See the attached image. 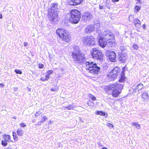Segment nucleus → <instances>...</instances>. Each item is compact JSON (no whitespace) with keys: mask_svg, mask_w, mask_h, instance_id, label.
<instances>
[{"mask_svg":"<svg viewBox=\"0 0 149 149\" xmlns=\"http://www.w3.org/2000/svg\"><path fill=\"white\" fill-rule=\"evenodd\" d=\"M73 48L74 51L72 52V56L74 61L76 63H84L86 60L84 54L80 51L78 46L74 45Z\"/></svg>","mask_w":149,"mask_h":149,"instance_id":"f257e3e1","label":"nucleus"},{"mask_svg":"<svg viewBox=\"0 0 149 149\" xmlns=\"http://www.w3.org/2000/svg\"><path fill=\"white\" fill-rule=\"evenodd\" d=\"M70 16L69 21L71 23L76 24L79 21L81 17V13L76 9H72L69 13Z\"/></svg>","mask_w":149,"mask_h":149,"instance_id":"f03ea898","label":"nucleus"},{"mask_svg":"<svg viewBox=\"0 0 149 149\" xmlns=\"http://www.w3.org/2000/svg\"><path fill=\"white\" fill-rule=\"evenodd\" d=\"M66 31L63 29H59L56 30V33L60 38H62L64 41L68 42L70 41L71 36Z\"/></svg>","mask_w":149,"mask_h":149,"instance_id":"7ed1b4c3","label":"nucleus"},{"mask_svg":"<svg viewBox=\"0 0 149 149\" xmlns=\"http://www.w3.org/2000/svg\"><path fill=\"white\" fill-rule=\"evenodd\" d=\"M92 57L95 59H102L103 54L101 51L98 48H94L91 51Z\"/></svg>","mask_w":149,"mask_h":149,"instance_id":"20e7f679","label":"nucleus"},{"mask_svg":"<svg viewBox=\"0 0 149 149\" xmlns=\"http://www.w3.org/2000/svg\"><path fill=\"white\" fill-rule=\"evenodd\" d=\"M120 70L117 67L114 68L107 75V78L110 81L114 80L117 78Z\"/></svg>","mask_w":149,"mask_h":149,"instance_id":"39448f33","label":"nucleus"},{"mask_svg":"<svg viewBox=\"0 0 149 149\" xmlns=\"http://www.w3.org/2000/svg\"><path fill=\"white\" fill-rule=\"evenodd\" d=\"M83 43L88 46H93L95 44V39L92 36H87L82 39Z\"/></svg>","mask_w":149,"mask_h":149,"instance_id":"423d86ee","label":"nucleus"},{"mask_svg":"<svg viewBox=\"0 0 149 149\" xmlns=\"http://www.w3.org/2000/svg\"><path fill=\"white\" fill-rule=\"evenodd\" d=\"M124 85V84H111L108 85L107 86V89L108 91L116 89L121 91V90L123 88Z\"/></svg>","mask_w":149,"mask_h":149,"instance_id":"0eeeda50","label":"nucleus"},{"mask_svg":"<svg viewBox=\"0 0 149 149\" xmlns=\"http://www.w3.org/2000/svg\"><path fill=\"white\" fill-rule=\"evenodd\" d=\"M49 19V20L53 22H56L58 20V12H48Z\"/></svg>","mask_w":149,"mask_h":149,"instance_id":"6e6552de","label":"nucleus"},{"mask_svg":"<svg viewBox=\"0 0 149 149\" xmlns=\"http://www.w3.org/2000/svg\"><path fill=\"white\" fill-rule=\"evenodd\" d=\"M105 54L111 61L114 62L116 61V55L114 52L108 50L106 51Z\"/></svg>","mask_w":149,"mask_h":149,"instance_id":"1a4fd4ad","label":"nucleus"},{"mask_svg":"<svg viewBox=\"0 0 149 149\" xmlns=\"http://www.w3.org/2000/svg\"><path fill=\"white\" fill-rule=\"evenodd\" d=\"M102 36L104 39L109 40L111 39H113L114 38L113 33L109 30L104 31L103 33Z\"/></svg>","mask_w":149,"mask_h":149,"instance_id":"9d476101","label":"nucleus"},{"mask_svg":"<svg viewBox=\"0 0 149 149\" xmlns=\"http://www.w3.org/2000/svg\"><path fill=\"white\" fill-rule=\"evenodd\" d=\"M84 63L86 65V69L89 70V71L90 70L92 69L94 67L96 66L97 64L96 63L91 61H85Z\"/></svg>","mask_w":149,"mask_h":149,"instance_id":"9b49d317","label":"nucleus"},{"mask_svg":"<svg viewBox=\"0 0 149 149\" xmlns=\"http://www.w3.org/2000/svg\"><path fill=\"white\" fill-rule=\"evenodd\" d=\"M83 19L86 22L90 21L93 18L92 15L88 12H86L82 15Z\"/></svg>","mask_w":149,"mask_h":149,"instance_id":"f8f14e48","label":"nucleus"},{"mask_svg":"<svg viewBox=\"0 0 149 149\" xmlns=\"http://www.w3.org/2000/svg\"><path fill=\"white\" fill-rule=\"evenodd\" d=\"M84 0H69L68 4L70 5L76 6L82 4Z\"/></svg>","mask_w":149,"mask_h":149,"instance_id":"ddd939ff","label":"nucleus"},{"mask_svg":"<svg viewBox=\"0 0 149 149\" xmlns=\"http://www.w3.org/2000/svg\"><path fill=\"white\" fill-rule=\"evenodd\" d=\"M127 69V68L126 66L123 67L122 71L120 74V78L118 80L119 82L124 83L125 81V72Z\"/></svg>","mask_w":149,"mask_h":149,"instance_id":"4468645a","label":"nucleus"},{"mask_svg":"<svg viewBox=\"0 0 149 149\" xmlns=\"http://www.w3.org/2000/svg\"><path fill=\"white\" fill-rule=\"evenodd\" d=\"M118 61L121 63H123L126 61L127 55L126 53H120L118 56Z\"/></svg>","mask_w":149,"mask_h":149,"instance_id":"2eb2a0df","label":"nucleus"},{"mask_svg":"<svg viewBox=\"0 0 149 149\" xmlns=\"http://www.w3.org/2000/svg\"><path fill=\"white\" fill-rule=\"evenodd\" d=\"M98 42L99 45L102 48L105 47L107 43V40L102 37H100Z\"/></svg>","mask_w":149,"mask_h":149,"instance_id":"dca6fc26","label":"nucleus"},{"mask_svg":"<svg viewBox=\"0 0 149 149\" xmlns=\"http://www.w3.org/2000/svg\"><path fill=\"white\" fill-rule=\"evenodd\" d=\"M51 7V8H49L48 10V12H58V8L57 4L55 3L52 4Z\"/></svg>","mask_w":149,"mask_h":149,"instance_id":"f3484780","label":"nucleus"},{"mask_svg":"<svg viewBox=\"0 0 149 149\" xmlns=\"http://www.w3.org/2000/svg\"><path fill=\"white\" fill-rule=\"evenodd\" d=\"M100 68L97 65V64L96 65V66L94 67L92 70H90L89 72L91 73L94 74H97L99 72H100Z\"/></svg>","mask_w":149,"mask_h":149,"instance_id":"a211bd4d","label":"nucleus"},{"mask_svg":"<svg viewBox=\"0 0 149 149\" xmlns=\"http://www.w3.org/2000/svg\"><path fill=\"white\" fill-rule=\"evenodd\" d=\"M84 30L86 33H89L94 30V27L92 25H90L86 27Z\"/></svg>","mask_w":149,"mask_h":149,"instance_id":"6ab92c4d","label":"nucleus"},{"mask_svg":"<svg viewBox=\"0 0 149 149\" xmlns=\"http://www.w3.org/2000/svg\"><path fill=\"white\" fill-rule=\"evenodd\" d=\"M110 91H112V95L113 97H116L119 95L121 92V91L118 90L116 89L114 90H110Z\"/></svg>","mask_w":149,"mask_h":149,"instance_id":"aec40b11","label":"nucleus"},{"mask_svg":"<svg viewBox=\"0 0 149 149\" xmlns=\"http://www.w3.org/2000/svg\"><path fill=\"white\" fill-rule=\"evenodd\" d=\"M95 113L97 115H100L101 116H105V118L107 117V116H108L107 113L106 114L105 112H104L102 111H95Z\"/></svg>","mask_w":149,"mask_h":149,"instance_id":"412c9836","label":"nucleus"},{"mask_svg":"<svg viewBox=\"0 0 149 149\" xmlns=\"http://www.w3.org/2000/svg\"><path fill=\"white\" fill-rule=\"evenodd\" d=\"M142 97L144 99V101H147L148 99V93L146 91L143 92L142 93Z\"/></svg>","mask_w":149,"mask_h":149,"instance_id":"4be33fe9","label":"nucleus"},{"mask_svg":"<svg viewBox=\"0 0 149 149\" xmlns=\"http://www.w3.org/2000/svg\"><path fill=\"white\" fill-rule=\"evenodd\" d=\"M114 39H111V40H107V46L108 47H112V45H115V43L114 42Z\"/></svg>","mask_w":149,"mask_h":149,"instance_id":"5701e85b","label":"nucleus"},{"mask_svg":"<svg viewBox=\"0 0 149 149\" xmlns=\"http://www.w3.org/2000/svg\"><path fill=\"white\" fill-rule=\"evenodd\" d=\"M144 87V86L143 84L140 83L138 85H136V88H134L135 89H138L139 91V90L142 89Z\"/></svg>","mask_w":149,"mask_h":149,"instance_id":"b1692460","label":"nucleus"},{"mask_svg":"<svg viewBox=\"0 0 149 149\" xmlns=\"http://www.w3.org/2000/svg\"><path fill=\"white\" fill-rule=\"evenodd\" d=\"M17 134L19 136H21L22 135L23 132L21 128H18L17 130Z\"/></svg>","mask_w":149,"mask_h":149,"instance_id":"393cba45","label":"nucleus"},{"mask_svg":"<svg viewBox=\"0 0 149 149\" xmlns=\"http://www.w3.org/2000/svg\"><path fill=\"white\" fill-rule=\"evenodd\" d=\"M133 22L135 26H136V25L137 24L139 25L141 24L140 21H139V19L137 18H136L134 19Z\"/></svg>","mask_w":149,"mask_h":149,"instance_id":"a878e982","label":"nucleus"},{"mask_svg":"<svg viewBox=\"0 0 149 149\" xmlns=\"http://www.w3.org/2000/svg\"><path fill=\"white\" fill-rule=\"evenodd\" d=\"M94 27V30L96 29V30H98L100 27V24L99 23H97L96 24H95L94 26H93Z\"/></svg>","mask_w":149,"mask_h":149,"instance_id":"bb28decb","label":"nucleus"},{"mask_svg":"<svg viewBox=\"0 0 149 149\" xmlns=\"http://www.w3.org/2000/svg\"><path fill=\"white\" fill-rule=\"evenodd\" d=\"M3 136L6 141H8L10 138V136L9 135L4 134L3 135Z\"/></svg>","mask_w":149,"mask_h":149,"instance_id":"cd10ccee","label":"nucleus"},{"mask_svg":"<svg viewBox=\"0 0 149 149\" xmlns=\"http://www.w3.org/2000/svg\"><path fill=\"white\" fill-rule=\"evenodd\" d=\"M106 6L109 9H110V1L109 0H106Z\"/></svg>","mask_w":149,"mask_h":149,"instance_id":"c85d7f7f","label":"nucleus"},{"mask_svg":"<svg viewBox=\"0 0 149 149\" xmlns=\"http://www.w3.org/2000/svg\"><path fill=\"white\" fill-rule=\"evenodd\" d=\"M96 32L98 34V36H100L101 35L102 36V31L101 30H100V29L97 30H96Z\"/></svg>","mask_w":149,"mask_h":149,"instance_id":"c756f323","label":"nucleus"},{"mask_svg":"<svg viewBox=\"0 0 149 149\" xmlns=\"http://www.w3.org/2000/svg\"><path fill=\"white\" fill-rule=\"evenodd\" d=\"M128 19L130 22L134 21V15H130L128 18Z\"/></svg>","mask_w":149,"mask_h":149,"instance_id":"7c9ffc66","label":"nucleus"},{"mask_svg":"<svg viewBox=\"0 0 149 149\" xmlns=\"http://www.w3.org/2000/svg\"><path fill=\"white\" fill-rule=\"evenodd\" d=\"M132 124L135 126L137 128H140V125L138 124V123L134 122L132 123Z\"/></svg>","mask_w":149,"mask_h":149,"instance_id":"2f4dec72","label":"nucleus"},{"mask_svg":"<svg viewBox=\"0 0 149 149\" xmlns=\"http://www.w3.org/2000/svg\"><path fill=\"white\" fill-rule=\"evenodd\" d=\"M47 119V118L45 116H44L42 117L41 121L42 123H44Z\"/></svg>","mask_w":149,"mask_h":149,"instance_id":"473e14b6","label":"nucleus"},{"mask_svg":"<svg viewBox=\"0 0 149 149\" xmlns=\"http://www.w3.org/2000/svg\"><path fill=\"white\" fill-rule=\"evenodd\" d=\"M58 90V88L57 86H54L51 89V90L53 91H57Z\"/></svg>","mask_w":149,"mask_h":149,"instance_id":"72a5a7b5","label":"nucleus"},{"mask_svg":"<svg viewBox=\"0 0 149 149\" xmlns=\"http://www.w3.org/2000/svg\"><path fill=\"white\" fill-rule=\"evenodd\" d=\"M14 72L17 74H21L22 73V72L20 70L18 69H15L14 70Z\"/></svg>","mask_w":149,"mask_h":149,"instance_id":"f704fd0d","label":"nucleus"},{"mask_svg":"<svg viewBox=\"0 0 149 149\" xmlns=\"http://www.w3.org/2000/svg\"><path fill=\"white\" fill-rule=\"evenodd\" d=\"M65 108L68 110H71L73 109V106L71 104L68 107H66Z\"/></svg>","mask_w":149,"mask_h":149,"instance_id":"c9c22d12","label":"nucleus"},{"mask_svg":"<svg viewBox=\"0 0 149 149\" xmlns=\"http://www.w3.org/2000/svg\"><path fill=\"white\" fill-rule=\"evenodd\" d=\"M8 144V143L5 140H2L1 141V144L2 145L5 146H6Z\"/></svg>","mask_w":149,"mask_h":149,"instance_id":"e433bc0d","label":"nucleus"},{"mask_svg":"<svg viewBox=\"0 0 149 149\" xmlns=\"http://www.w3.org/2000/svg\"><path fill=\"white\" fill-rule=\"evenodd\" d=\"M89 97L91 98V99L93 100H96V98L93 95L91 94H90L89 95Z\"/></svg>","mask_w":149,"mask_h":149,"instance_id":"4c0bfd02","label":"nucleus"},{"mask_svg":"<svg viewBox=\"0 0 149 149\" xmlns=\"http://www.w3.org/2000/svg\"><path fill=\"white\" fill-rule=\"evenodd\" d=\"M133 48L135 50H137L138 49L139 47L137 45L134 44L133 46Z\"/></svg>","mask_w":149,"mask_h":149,"instance_id":"58836bf2","label":"nucleus"},{"mask_svg":"<svg viewBox=\"0 0 149 149\" xmlns=\"http://www.w3.org/2000/svg\"><path fill=\"white\" fill-rule=\"evenodd\" d=\"M135 8L138 12L141 9V6H135Z\"/></svg>","mask_w":149,"mask_h":149,"instance_id":"ea45409f","label":"nucleus"},{"mask_svg":"<svg viewBox=\"0 0 149 149\" xmlns=\"http://www.w3.org/2000/svg\"><path fill=\"white\" fill-rule=\"evenodd\" d=\"M53 72V71L51 70H49L47 71V75H50Z\"/></svg>","mask_w":149,"mask_h":149,"instance_id":"a19ab883","label":"nucleus"},{"mask_svg":"<svg viewBox=\"0 0 149 149\" xmlns=\"http://www.w3.org/2000/svg\"><path fill=\"white\" fill-rule=\"evenodd\" d=\"M41 112L40 111L37 112L35 114V116L36 117H37L39 116L41 114Z\"/></svg>","mask_w":149,"mask_h":149,"instance_id":"79ce46f5","label":"nucleus"},{"mask_svg":"<svg viewBox=\"0 0 149 149\" xmlns=\"http://www.w3.org/2000/svg\"><path fill=\"white\" fill-rule=\"evenodd\" d=\"M120 49L121 50H125L126 49V47L125 46H121L120 47Z\"/></svg>","mask_w":149,"mask_h":149,"instance_id":"37998d69","label":"nucleus"},{"mask_svg":"<svg viewBox=\"0 0 149 149\" xmlns=\"http://www.w3.org/2000/svg\"><path fill=\"white\" fill-rule=\"evenodd\" d=\"M107 126L109 127H113V125L112 124H111L109 123H108L107 124Z\"/></svg>","mask_w":149,"mask_h":149,"instance_id":"c03bdc74","label":"nucleus"},{"mask_svg":"<svg viewBox=\"0 0 149 149\" xmlns=\"http://www.w3.org/2000/svg\"><path fill=\"white\" fill-rule=\"evenodd\" d=\"M99 8L100 9H105V7L103 6L99 5Z\"/></svg>","mask_w":149,"mask_h":149,"instance_id":"a18cd8bd","label":"nucleus"},{"mask_svg":"<svg viewBox=\"0 0 149 149\" xmlns=\"http://www.w3.org/2000/svg\"><path fill=\"white\" fill-rule=\"evenodd\" d=\"M44 67V65L42 64H39V67L40 68H42Z\"/></svg>","mask_w":149,"mask_h":149,"instance_id":"49530a36","label":"nucleus"},{"mask_svg":"<svg viewBox=\"0 0 149 149\" xmlns=\"http://www.w3.org/2000/svg\"><path fill=\"white\" fill-rule=\"evenodd\" d=\"M42 123V121H38V123L37 124H35L36 125H41V124Z\"/></svg>","mask_w":149,"mask_h":149,"instance_id":"de8ad7c7","label":"nucleus"},{"mask_svg":"<svg viewBox=\"0 0 149 149\" xmlns=\"http://www.w3.org/2000/svg\"><path fill=\"white\" fill-rule=\"evenodd\" d=\"M49 76L48 75H47L45 76V78L46 81H47L49 79Z\"/></svg>","mask_w":149,"mask_h":149,"instance_id":"09e8293b","label":"nucleus"},{"mask_svg":"<svg viewBox=\"0 0 149 149\" xmlns=\"http://www.w3.org/2000/svg\"><path fill=\"white\" fill-rule=\"evenodd\" d=\"M20 126L21 127H24L26 126V125L24 123H21L20 124Z\"/></svg>","mask_w":149,"mask_h":149,"instance_id":"8fccbe9b","label":"nucleus"},{"mask_svg":"<svg viewBox=\"0 0 149 149\" xmlns=\"http://www.w3.org/2000/svg\"><path fill=\"white\" fill-rule=\"evenodd\" d=\"M13 139H14L16 141L18 140V137L17 136V135L15 136H13Z\"/></svg>","mask_w":149,"mask_h":149,"instance_id":"3c124183","label":"nucleus"},{"mask_svg":"<svg viewBox=\"0 0 149 149\" xmlns=\"http://www.w3.org/2000/svg\"><path fill=\"white\" fill-rule=\"evenodd\" d=\"M23 44L24 46L25 47H27L28 45H29V44L27 42H24Z\"/></svg>","mask_w":149,"mask_h":149,"instance_id":"603ef678","label":"nucleus"},{"mask_svg":"<svg viewBox=\"0 0 149 149\" xmlns=\"http://www.w3.org/2000/svg\"><path fill=\"white\" fill-rule=\"evenodd\" d=\"M40 80L42 81H46L45 79V78H41L40 79Z\"/></svg>","mask_w":149,"mask_h":149,"instance_id":"864d4df0","label":"nucleus"},{"mask_svg":"<svg viewBox=\"0 0 149 149\" xmlns=\"http://www.w3.org/2000/svg\"><path fill=\"white\" fill-rule=\"evenodd\" d=\"M112 1H113V3H115V2H117L119 1V0H112Z\"/></svg>","mask_w":149,"mask_h":149,"instance_id":"5fc2aeb1","label":"nucleus"},{"mask_svg":"<svg viewBox=\"0 0 149 149\" xmlns=\"http://www.w3.org/2000/svg\"><path fill=\"white\" fill-rule=\"evenodd\" d=\"M4 85L2 83L0 84V87L3 88V87Z\"/></svg>","mask_w":149,"mask_h":149,"instance_id":"6e6d98bb","label":"nucleus"},{"mask_svg":"<svg viewBox=\"0 0 149 149\" xmlns=\"http://www.w3.org/2000/svg\"><path fill=\"white\" fill-rule=\"evenodd\" d=\"M18 89V88H17V87H15V88H14V90L15 91H17Z\"/></svg>","mask_w":149,"mask_h":149,"instance_id":"4d7b16f0","label":"nucleus"},{"mask_svg":"<svg viewBox=\"0 0 149 149\" xmlns=\"http://www.w3.org/2000/svg\"><path fill=\"white\" fill-rule=\"evenodd\" d=\"M16 135H16V133L14 132H13V136H15Z\"/></svg>","mask_w":149,"mask_h":149,"instance_id":"13d9d810","label":"nucleus"},{"mask_svg":"<svg viewBox=\"0 0 149 149\" xmlns=\"http://www.w3.org/2000/svg\"><path fill=\"white\" fill-rule=\"evenodd\" d=\"M2 18L3 16L2 14H0V18L1 19Z\"/></svg>","mask_w":149,"mask_h":149,"instance_id":"bf43d9fd","label":"nucleus"},{"mask_svg":"<svg viewBox=\"0 0 149 149\" xmlns=\"http://www.w3.org/2000/svg\"><path fill=\"white\" fill-rule=\"evenodd\" d=\"M137 0L138 2L140 3H139V4H140L141 3V0Z\"/></svg>","mask_w":149,"mask_h":149,"instance_id":"052dcab7","label":"nucleus"},{"mask_svg":"<svg viewBox=\"0 0 149 149\" xmlns=\"http://www.w3.org/2000/svg\"><path fill=\"white\" fill-rule=\"evenodd\" d=\"M28 90L29 91H31V88H28Z\"/></svg>","mask_w":149,"mask_h":149,"instance_id":"680f3d73","label":"nucleus"},{"mask_svg":"<svg viewBox=\"0 0 149 149\" xmlns=\"http://www.w3.org/2000/svg\"><path fill=\"white\" fill-rule=\"evenodd\" d=\"M102 149H107V148L105 147H104L102 148Z\"/></svg>","mask_w":149,"mask_h":149,"instance_id":"e2e57ef3","label":"nucleus"},{"mask_svg":"<svg viewBox=\"0 0 149 149\" xmlns=\"http://www.w3.org/2000/svg\"><path fill=\"white\" fill-rule=\"evenodd\" d=\"M145 27V24L143 25V28L144 29Z\"/></svg>","mask_w":149,"mask_h":149,"instance_id":"0e129e2a","label":"nucleus"},{"mask_svg":"<svg viewBox=\"0 0 149 149\" xmlns=\"http://www.w3.org/2000/svg\"><path fill=\"white\" fill-rule=\"evenodd\" d=\"M32 121V122H33V123H34V122H35V120H33Z\"/></svg>","mask_w":149,"mask_h":149,"instance_id":"69168bd1","label":"nucleus"},{"mask_svg":"<svg viewBox=\"0 0 149 149\" xmlns=\"http://www.w3.org/2000/svg\"><path fill=\"white\" fill-rule=\"evenodd\" d=\"M14 118V119H16V117H15V118Z\"/></svg>","mask_w":149,"mask_h":149,"instance_id":"338daca9","label":"nucleus"},{"mask_svg":"<svg viewBox=\"0 0 149 149\" xmlns=\"http://www.w3.org/2000/svg\"><path fill=\"white\" fill-rule=\"evenodd\" d=\"M148 42H149V40H148Z\"/></svg>","mask_w":149,"mask_h":149,"instance_id":"774afa93","label":"nucleus"}]
</instances>
